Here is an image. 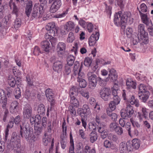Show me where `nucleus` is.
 Here are the masks:
<instances>
[{"label": "nucleus", "mask_w": 153, "mask_h": 153, "mask_svg": "<svg viewBox=\"0 0 153 153\" xmlns=\"http://www.w3.org/2000/svg\"><path fill=\"white\" fill-rule=\"evenodd\" d=\"M121 12L116 13L114 15V22L117 26H120L122 29L126 27L127 22L131 24L133 22V19L131 17V14L127 12H125L121 16Z\"/></svg>", "instance_id": "nucleus-1"}, {"label": "nucleus", "mask_w": 153, "mask_h": 153, "mask_svg": "<svg viewBox=\"0 0 153 153\" xmlns=\"http://www.w3.org/2000/svg\"><path fill=\"white\" fill-rule=\"evenodd\" d=\"M20 135L22 138L27 140H33L35 137L33 134V129L29 123L25 121L20 125Z\"/></svg>", "instance_id": "nucleus-2"}, {"label": "nucleus", "mask_w": 153, "mask_h": 153, "mask_svg": "<svg viewBox=\"0 0 153 153\" xmlns=\"http://www.w3.org/2000/svg\"><path fill=\"white\" fill-rule=\"evenodd\" d=\"M10 145L14 150V153H21L20 140L17 138V134L16 132H14L12 135Z\"/></svg>", "instance_id": "nucleus-3"}, {"label": "nucleus", "mask_w": 153, "mask_h": 153, "mask_svg": "<svg viewBox=\"0 0 153 153\" xmlns=\"http://www.w3.org/2000/svg\"><path fill=\"white\" fill-rule=\"evenodd\" d=\"M144 25L140 24L138 26V38L145 44H148L149 42L148 34L144 30Z\"/></svg>", "instance_id": "nucleus-4"}, {"label": "nucleus", "mask_w": 153, "mask_h": 153, "mask_svg": "<svg viewBox=\"0 0 153 153\" xmlns=\"http://www.w3.org/2000/svg\"><path fill=\"white\" fill-rule=\"evenodd\" d=\"M44 12L43 7L42 6H37L35 4L31 13V18L33 19H37L42 17Z\"/></svg>", "instance_id": "nucleus-5"}, {"label": "nucleus", "mask_w": 153, "mask_h": 153, "mask_svg": "<svg viewBox=\"0 0 153 153\" xmlns=\"http://www.w3.org/2000/svg\"><path fill=\"white\" fill-rule=\"evenodd\" d=\"M136 112L133 110V107L129 104L127 105L126 109L121 112L122 118L127 119L132 116H135Z\"/></svg>", "instance_id": "nucleus-6"}, {"label": "nucleus", "mask_w": 153, "mask_h": 153, "mask_svg": "<svg viewBox=\"0 0 153 153\" xmlns=\"http://www.w3.org/2000/svg\"><path fill=\"white\" fill-rule=\"evenodd\" d=\"M87 75L89 82V88L92 89H94L97 85V79L98 77L93 72H88Z\"/></svg>", "instance_id": "nucleus-7"}, {"label": "nucleus", "mask_w": 153, "mask_h": 153, "mask_svg": "<svg viewBox=\"0 0 153 153\" xmlns=\"http://www.w3.org/2000/svg\"><path fill=\"white\" fill-rule=\"evenodd\" d=\"M100 94L101 98L105 101L110 100L112 97L111 91L109 88H104L101 89Z\"/></svg>", "instance_id": "nucleus-8"}, {"label": "nucleus", "mask_w": 153, "mask_h": 153, "mask_svg": "<svg viewBox=\"0 0 153 153\" xmlns=\"http://www.w3.org/2000/svg\"><path fill=\"white\" fill-rule=\"evenodd\" d=\"M95 33H93L89 39V44L90 46L94 45L99 39L100 34L98 27H95Z\"/></svg>", "instance_id": "nucleus-9"}, {"label": "nucleus", "mask_w": 153, "mask_h": 153, "mask_svg": "<svg viewBox=\"0 0 153 153\" xmlns=\"http://www.w3.org/2000/svg\"><path fill=\"white\" fill-rule=\"evenodd\" d=\"M49 3H53L51 6L50 11L51 13H55L61 6V2L60 0H49Z\"/></svg>", "instance_id": "nucleus-10"}, {"label": "nucleus", "mask_w": 153, "mask_h": 153, "mask_svg": "<svg viewBox=\"0 0 153 153\" xmlns=\"http://www.w3.org/2000/svg\"><path fill=\"white\" fill-rule=\"evenodd\" d=\"M148 110L145 107H141L140 111L137 112V117L141 121L146 119L148 114Z\"/></svg>", "instance_id": "nucleus-11"}, {"label": "nucleus", "mask_w": 153, "mask_h": 153, "mask_svg": "<svg viewBox=\"0 0 153 153\" xmlns=\"http://www.w3.org/2000/svg\"><path fill=\"white\" fill-rule=\"evenodd\" d=\"M45 95L48 101L51 103L52 106H53L55 103V100L54 97V94L52 90L50 88L47 89L45 91Z\"/></svg>", "instance_id": "nucleus-12"}, {"label": "nucleus", "mask_w": 153, "mask_h": 153, "mask_svg": "<svg viewBox=\"0 0 153 153\" xmlns=\"http://www.w3.org/2000/svg\"><path fill=\"white\" fill-rule=\"evenodd\" d=\"M23 116L24 118L29 119L32 114V108L29 105H27L23 108Z\"/></svg>", "instance_id": "nucleus-13"}, {"label": "nucleus", "mask_w": 153, "mask_h": 153, "mask_svg": "<svg viewBox=\"0 0 153 153\" xmlns=\"http://www.w3.org/2000/svg\"><path fill=\"white\" fill-rule=\"evenodd\" d=\"M7 101V99L4 91L2 89H0V103L2 104V106L4 109L6 108Z\"/></svg>", "instance_id": "nucleus-14"}, {"label": "nucleus", "mask_w": 153, "mask_h": 153, "mask_svg": "<svg viewBox=\"0 0 153 153\" xmlns=\"http://www.w3.org/2000/svg\"><path fill=\"white\" fill-rule=\"evenodd\" d=\"M63 62L61 61H57L53 64V68L54 71L60 72L63 68Z\"/></svg>", "instance_id": "nucleus-15"}, {"label": "nucleus", "mask_w": 153, "mask_h": 153, "mask_svg": "<svg viewBox=\"0 0 153 153\" xmlns=\"http://www.w3.org/2000/svg\"><path fill=\"white\" fill-rule=\"evenodd\" d=\"M130 120L131 122L134 127L135 129L136 128L138 130H136L135 129V132L134 134L136 135H137L138 134V131H140V130L142 128V126L138 122L134 120L132 118H131Z\"/></svg>", "instance_id": "nucleus-16"}, {"label": "nucleus", "mask_w": 153, "mask_h": 153, "mask_svg": "<svg viewBox=\"0 0 153 153\" xmlns=\"http://www.w3.org/2000/svg\"><path fill=\"white\" fill-rule=\"evenodd\" d=\"M82 90V88H79V86L78 87L73 86L71 87L70 90L69 94L70 97H75L76 96L78 93H79L81 90Z\"/></svg>", "instance_id": "nucleus-17"}, {"label": "nucleus", "mask_w": 153, "mask_h": 153, "mask_svg": "<svg viewBox=\"0 0 153 153\" xmlns=\"http://www.w3.org/2000/svg\"><path fill=\"white\" fill-rule=\"evenodd\" d=\"M82 62L81 63V65L78 61H76L74 63V74L75 76L77 74L81 71L82 68Z\"/></svg>", "instance_id": "nucleus-18"}, {"label": "nucleus", "mask_w": 153, "mask_h": 153, "mask_svg": "<svg viewBox=\"0 0 153 153\" xmlns=\"http://www.w3.org/2000/svg\"><path fill=\"white\" fill-rule=\"evenodd\" d=\"M90 113V109L88 106L86 104L83 105L82 109L79 111L80 115L82 116H86Z\"/></svg>", "instance_id": "nucleus-19"}, {"label": "nucleus", "mask_w": 153, "mask_h": 153, "mask_svg": "<svg viewBox=\"0 0 153 153\" xmlns=\"http://www.w3.org/2000/svg\"><path fill=\"white\" fill-rule=\"evenodd\" d=\"M130 146H128L126 143L122 142L120 145L119 149L121 153H126L130 151Z\"/></svg>", "instance_id": "nucleus-20"}, {"label": "nucleus", "mask_w": 153, "mask_h": 153, "mask_svg": "<svg viewBox=\"0 0 153 153\" xmlns=\"http://www.w3.org/2000/svg\"><path fill=\"white\" fill-rule=\"evenodd\" d=\"M139 14L142 22L147 25H148L150 22V20L149 17L147 14L143 13L140 12Z\"/></svg>", "instance_id": "nucleus-21"}, {"label": "nucleus", "mask_w": 153, "mask_h": 153, "mask_svg": "<svg viewBox=\"0 0 153 153\" xmlns=\"http://www.w3.org/2000/svg\"><path fill=\"white\" fill-rule=\"evenodd\" d=\"M109 72L108 77L107 78V79H108V78L109 77L112 81H115L117 78V75L116 71L114 69L112 68L109 70Z\"/></svg>", "instance_id": "nucleus-22"}, {"label": "nucleus", "mask_w": 153, "mask_h": 153, "mask_svg": "<svg viewBox=\"0 0 153 153\" xmlns=\"http://www.w3.org/2000/svg\"><path fill=\"white\" fill-rule=\"evenodd\" d=\"M126 88L129 90L131 88L135 89L136 88V83L130 79H128L126 81Z\"/></svg>", "instance_id": "nucleus-23"}, {"label": "nucleus", "mask_w": 153, "mask_h": 153, "mask_svg": "<svg viewBox=\"0 0 153 153\" xmlns=\"http://www.w3.org/2000/svg\"><path fill=\"white\" fill-rule=\"evenodd\" d=\"M149 95V92L146 91V92L139 94V97L142 102H146L148 99Z\"/></svg>", "instance_id": "nucleus-24"}, {"label": "nucleus", "mask_w": 153, "mask_h": 153, "mask_svg": "<svg viewBox=\"0 0 153 153\" xmlns=\"http://www.w3.org/2000/svg\"><path fill=\"white\" fill-rule=\"evenodd\" d=\"M33 7V2L29 1L27 3L25 8V13L27 16L29 17L31 13Z\"/></svg>", "instance_id": "nucleus-25"}, {"label": "nucleus", "mask_w": 153, "mask_h": 153, "mask_svg": "<svg viewBox=\"0 0 153 153\" xmlns=\"http://www.w3.org/2000/svg\"><path fill=\"white\" fill-rule=\"evenodd\" d=\"M19 103L16 101H13L11 104L10 110L12 113H16L18 108Z\"/></svg>", "instance_id": "nucleus-26"}, {"label": "nucleus", "mask_w": 153, "mask_h": 153, "mask_svg": "<svg viewBox=\"0 0 153 153\" xmlns=\"http://www.w3.org/2000/svg\"><path fill=\"white\" fill-rule=\"evenodd\" d=\"M42 48L46 52H49L50 47V44L48 40H45L41 43Z\"/></svg>", "instance_id": "nucleus-27"}, {"label": "nucleus", "mask_w": 153, "mask_h": 153, "mask_svg": "<svg viewBox=\"0 0 153 153\" xmlns=\"http://www.w3.org/2000/svg\"><path fill=\"white\" fill-rule=\"evenodd\" d=\"M14 122L11 120L10 121L7 126V128L5 130V138L6 140H7L9 134V129L11 128L13 126Z\"/></svg>", "instance_id": "nucleus-28"}, {"label": "nucleus", "mask_w": 153, "mask_h": 153, "mask_svg": "<svg viewBox=\"0 0 153 153\" xmlns=\"http://www.w3.org/2000/svg\"><path fill=\"white\" fill-rule=\"evenodd\" d=\"M8 82L9 85L12 87H14L16 84L18 85L17 82H16L14 77L12 76H10L8 77Z\"/></svg>", "instance_id": "nucleus-29"}, {"label": "nucleus", "mask_w": 153, "mask_h": 153, "mask_svg": "<svg viewBox=\"0 0 153 153\" xmlns=\"http://www.w3.org/2000/svg\"><path fill=\"white\" fill-rule=\"evenodd\" d=\"M74 26V24L73 22L71 21H69L67 22L64 25V28L67 31H69L73 29Z\"/></svg>", "instance_id": "nucleus-30"}, {"label": "nucleus", "mask_w": 153, "mask_h": 153, "mask_svg": "<svg viewBox=\"0 0 153 153\" xmlns=\"http://www.w3.org/2000/svg\"><path fill=\"white\" fill-rule=\"evenodd\" d=\"M45 137L43 139V144L45 146H47L49 143H50L51 140V136H48L47 133L45 134Z\"/></svg>", "instance_id": "nucleus-31"}, {"label": "nucleus", "mask_w": 153, "mask_h": 153, "mask_svg": "<svg viewBox=\"0 0 153 153\" xmlns=\"http://www.w3.org/2000/svg\"><path fill=\"white\" fill-rule=\"evenodd\" d=\"M26 81L27 84V86L28 87L33 88L34 87L33 84V78L30 77L28 74L26 77Z\"/></svg>", "instance_id": "nucleus-32"}, {"label": "nucleus", "mask_w": 153, "mask_h": 153, "mask_svg": "<svg viewBox=\"0 0 153 153\" xmlns=\"http://www.w3.org/2000/svg\"><path fill=\"white\" fill-rule=\"evenodd\" d=\"M74 60L75 57L74 56L71 55H68L67 58L68 65L70 66H72L74 64Z\"/></svg>", "instance_id": "nucleus-33"}, {"label": "nucleus", "mask_w": 153, "mask_h": 153, "mask_svg": "<svg viewBox=\"0 0 153 153\" xmlns=\"http://www.w3.org/2000/svg\"><path fill=\"white\" fill-rule=\"evenodd\" d=\"M11 18L10 15H8L5 16L2 20V22L4 26L6 27H8L10 24V20Z\"/></svg>", "instance_id": "nucleus-34"}, {"label": "nucleus", "mask_w": 153, "mask_h": 153, "mask_svg": "<svg viewBox=\"0 0 153 153\" xmlns=\"http://www.w3.org/2000/svg\"><path fill=\"white\" fill-rule=\"evenodd\" d=\"M10 8L12 10V13L13 14H14L16 17H18L20 12L19 9L16 4H13L12 7H10Z\"/></svg>", "instance_id": "nucleus-35"}, {"label": "nucleus", "mask_w": 153, "mask_h": 153, "mask_svg": "<svg viewBox=\"0 0 153 153\" xmlns=\"http://www.w3.org/2000/svg\"><path fill=\"white\" fill-rule=\"evenodd\" d=\"M128 103H129L131 105L134 104L137 107L139 106V104L138 100L137 99H135L133 95L131 96V97Z\"/></svg>", "instance_id": "nucleus-36"}, {"label": "nucleus", "mask_w": 153, "mask_h": 153, "mask_svg": "<svg viewBox=\"0 0 153 153\" xmlns=\"http://www.w3.org/2000/svg\"><path fill=\"white\" fill-rule=\"evenodd\" d=\"M131 96V95H129L128 93L126 92L125 90H123L122 97L123 100L125 101V102H128L129 100H130V99Z\"/></svg>", "instance_id": "nucleus-37"}, {"label": "nucleus", "mask_w": 153, "mask_h": 153, "mask_svg": "<svg viewBox=\"0 0 153 153\" xmlns=\"http://www.w3.org/2000/svg\"><path fill=\"white\" fill-rule=\"evenodd\" d=\"M71 100L70 101L71 106H73L75 107H78L79 106V102L78 100L75 97H70Z\"/></svg>", "instance_id": "nucleus-38"}, {"label": "nucleus", "mask_w": 153, "mask_h": 153, "mask_svg": "<svg viewBox=\"0 0 153 153\" xmlns=\"http://www.w3.org/2000/svg\"><path fill=\"white\" fill-rule=\"evenodd\" d=\"M90 141L92 143H93L96 141L97 138V133L95 131L91 132L90 134Z\"/></svg>", "instance_id": "nucleus-39"}, {"label": "nucleus", "mask_w": 153, "mask_h": 153, "mask_svg": "<svg viewBox=\"0 0 153 153\" xmlns=\"http://www.w3.org/2000/svg\"><path fill=\"white\" fill-rule=\"evenodd\" d=\"M45 106L43 104H39L38 107L37 111L38 113L40 114H45Z\"/></svg>", "instance_id": "nucleus-40"}, {"label": "nucleus", "mask_w": 153, "mask_h": 153, "mask_svg": "<svg viewBox=\"0 0 153 153\" xmlns=\"http://www.w3.org/2000/svg\"><path fill=\"white\" fill-rule=\"evenodd\" d=\"M138 88L139 91V94L143 93L146 92V91H146V86L142 83L140 84L138 86Z\"/></svg>", "instance_id": "nucleus-41"}, {"label": "nucleus", "mask_w": 153, "mask_h": 153, "mask_svg": "<svg viewBox=\"0 0 153 153\" xmlns=\"http://www.w3.org/2000/svg\"><path fill=\"white\" fill-rule=\"evenodd\" d=\"M132 146L133 148L136 149H137L140 147V141L137 139H134L132 140Z\"/></svg>", "instance_id": "nucleus-42"}, {"label": "nucleus", "mask_w": 153, "mask_h": 153, "mask_svg": "<svg viewBox=\"0 0 153 153\" xmlns=\"http://www.w3.org/2000/svg\"><path fill=\"white\" fill-rule=\"evenodd\" d=\"M107 114L111 117V119L113 121H116L117 118V116L116 114L114 113H112L111 112L108 110L107 111Z\"/></svg>", "instance_id": "nucleus-43"}, {"label": "nucleus", "mask_w": 153, "mask_h": 153, "mask_svg": "<svg viewBox=\"0 0 153 153\" xmlns=\"http://www.w3.org/2000/svg\"><path fill=\"white\" fill-rule=\"evenodd\" d=\"M97 27L96 26H94L91 23H89L87 25V28L89 32L91 33L93 32V33H95V27Z\"/></svg>", "instance_id": "nucleus-44"}, {"label": "nucleus", "mask_w": 153, "mask_h": 153, "mask_svg": "<svg viewBox=\"0 0 153 153\" xmlns=\"http://www.w3.org/2000/svg\"><path fill=\"white\" fill-rule=\"evenodd\" d=\"M126 130L128 131V134L129 135L132 137V135H133L132 133V131L131 130V125L130 123L129 122L126 123Z\"/></svg>", "instance_id": "nucleus-45"}, {"label": "nucleus", "mask_w": 153, "mask_h": 153, "mask_svg": "<svg viewBox=\"0 0 153 153\" xmlns=\"http://www.w3.org/2000/svg\"><path fill=\"white\" fill-rule=\"evenodd\" d=\"M65 45L63 42H59L57 46V50L58 51H63L65 49Z\"/></svg>", "instance_id": "nucleus-46"}, {"label": "nucleus", "mask_w": 153, "mask_h": 153, "mask_svg": "<svg viewBox=\"0 0 153 153\" xmlns=\"http://www.w3.org/2000/svg\"><path fill=\"white\" fill-rule=\"evenodd\" d=\"M55 23L52 22L49 23L46 26V29L47 30H50L52 29L56 28Z\"/></svg>", "instance_id": "nucleus-47"}, {"label": "nucleus", "mask_w": 153, "mask_h": 153, "mask_svg": "<svg viewBox=\"0 0 153 153\" xmlns=\"http://www.w3.org/2000/svg\"><path fill=\"white\" fill-rule=\"evenodd\" d=\"M140 10H139V13L140 12H146L147 11V7L146 5L144 3H142L140 6Z\"/></svg>", "instance_id": "nucleus-48"}, {"label": "nucleus", "mask_w": 153, "mask_h": 153, "mask_svg": "<svg viewBox=\"0 0 153 153\" xmlns=\"http://www.w3.org/2000/svg\"><path fill=\"white\" fill-rule=\"evenodd\" d=\"M15 92L14 93V96L15 98L17 99H19L21 96V92L20 89L17 87L15 89Z\"/></svg>", "instance_id": "nucleus-49"}, {"label": "nucleus", "mask_w": 153, "mask_h": 153, "mask_svg": "<svg viewBox=\"0 0 153 153\" xmlns=\"http://www.w3.org/2000/svg\"><path fill=\"white\" fill-rule=\"evenodd\" d=\"M34 133L37 135H39L42 132V129L41 127L34 126Z\"/></svg>", "instance_id": "nucleus-50"}, {"label": "nucleus", "mask_w": 153, "mask_h": 153, "mask_svg": "<svg viewBox=\"0 0 153 153\" xmlns=\"http://www.w3.org/2000/svg\"><path fill=\"white\" fill-rule=\"evenodd\" d=\"M21 24V20L20 18H16L14 22V26L15 28L19 27Z\"/></svg>", "instance_id": "nucleus-51"}, {"label": "nucleus", "mask_w": 153, "mask_h": 153, "mask_svg": "<svg viewBox=\"0 0 153 153\" xmlns=\"http://www.w3.org/2000/svg\"><path fill=\"white\" fill-rule=\"evenodd\" d=\"M10 114L8 110L5 109L4 111V115H3V120L5 122L7 119L10 117Z\"/></svg>", "instance_id": "nucleus-52"}, {"label": "nucleus", "mask_w": 153, "mask_h": 153, "mask_svg": "<svg viewBox=\"0 0 153 153\" xmlns=\"http://www.w3.org/2000/svg\"><path fill=\"white\" fill-rule=\"evenodd\" d=\"M104 145L106 148H110L111 149H114L113 146V144H112L111 142L108 140H105L104 141Z\"/></svg>", "instance_id": "nucleus-53"}, {"label": "nucleus", "mask_w": 153, "mask_h": 153, "mask_svg": "<svg viewBox=\"0 0 153 153\" xmlns=\"http://www.w3.org/2000/svg\"><path fill=\"white\" fill-rule=\"evenodd\" d=\"M41 117L39 114L35 116V119L34 126L38 125L41 123Z\"/></svg>", "instance_id": "nucleus-54"}, {"label": "nucleus", "mask_w": 153, "mask_h": 153, "mask_svg": "<svg viewBox=\"0 0 153 153\" xmlns=\"http://www.w3.org/2000/svg\"><path fill=\"white\" fill-rule=\"evenodd\" d=\"M117 126L116 123L112 122L109 125V129L111 131H114Z\"/></svg>", "instance_id": "nucleus-55"}, {"label": "nucleus", "mask_w": 153, "mask_h": 153, "mask_svg": "<svg viewBox=\"0 0 153 153\" xmlns=\"http://www.w3.org/2000/svg\"><path fill=\"white\" fill-rule=\"evenodd\" d=\"M89 128L91 131L96 130L97 129V125L94 122L90 123L89 124Z\"/></svg>", "instance_id": "nucleus-56"}, {"label": "nucleus", "mask_w": 153, "mask_h": 153, "mask_svg": "<svg viewBox=\"0 0 153 153\" xmlns=\"http://www.w3.org/2000/svg\"><path fill=\"white\" fill-rule=\"evenodd\" d=\"M74 39V34L72 32H70L69 33L68 37L67 39V41L69 42H72Z\"/></svg>", "instance_id": "nucleus-57"}, {"label": "nucleus", "mask_w": 153, "mask_h": 153, "mask_svg": "<svg viewBox=\"0 0 153 153\" xmlns=\"http://www.w3.org/2000/svg\"><path fill=\"white\" fill-rule=\"evenodd\" d=\"M47 125V132L49 133H51L53 127V124H52L51 122L48 120Z\"/></svg>", "instance_id": "nucleus-58"}, {"label": "nucleus", "mask_w": 153, "mask_h": 153, "mask_svg": "<svg viewBox=\"0 0 153 153\" xmlns=\"http://www.w3.org/2000/svg\"><path fill=\"white\" fill-rule=\"evenodd\" d=\"M79 93L83 97H85L87 99H88L89 96V94L88 92L86 91H83L82 89L80 91H79Z\"/></svg>", "instance_id": "nucleus-59"}, {"label": "nucleus", "mask_w": 153, "mask_h": 153, "mask_svg": "<svg viewBox=\"0 0 153 153\" xmlns=\"http://www.w3.org/2000/svg\"><path fill=\"white\" fill-rule=\"evenodd\" d=\"M92 62L91 59L89 58H85L84 61V64L85 66L88 67L90 65Z\"/></svg>", "instance_id": "nucleus-60"}, {"label": "nucleus", "mask_w": 153, "mask_h": 153, "mask_svg": "<svg viewBox=\"0 0 153 153\" xmlns=\"http://www.w3.org/2000/svg\"><path fill=\"white\" fill-rule=\"evenodd\" d=\"M41 53V51L39 47L37 46H35L33 51V54L36 56H38Z\"/></svg>", "instance_id": "nucleus-61"}, {"label": "nucleus", "mask_w": 153, "mask_h": 153, "mask_svg": "<svg viewBox=\"0 0 153 153\" xmlns=\"http://www.w3.org/2000/svg\"><path fill=\"white\" fill-rule=\"evenodd\" d=\"M114 131L117 134L119 135H121L123 132V130L122 128L118 126Z\"/></svg>", "instance_id": "nucleus-62"}, {"label": "nucleus", "mask_w": 153, "mask_h": 153, "mask_svg": "<svg viewBox=\"0 0 153 153\" xmlns=\"http://www.w3.org/2000/svg\"><path fill=\"white\" fill-rule=\"evenodd\" d=\"M71 72V67L68 65H66L65 67L64 74L65 75H69Z\"/></svg>", "instance_id": "nucleus-63"}, {"label": "nucleus", "mask_w": 153, "mask_h": 153, "mask_svg": "<svg viewBox=\"0 0 153 153\" xmlns=\"http://www.w3.org/2000/svg\"><path fill=\"white\" fill-rule=\"evenodd\" d=\"M91 152V147L88 145H86L83 149V153H90Z\"/></svg>", "instance_id": "nucleus-64"}]
</instances>
